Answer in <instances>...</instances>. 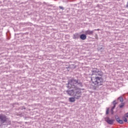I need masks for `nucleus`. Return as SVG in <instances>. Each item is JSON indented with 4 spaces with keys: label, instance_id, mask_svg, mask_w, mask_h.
<instances>
[{
    "label": "nucleus",
    "instance_id": "1",
    "mask_svg": "<svg viewBox=\"0 0 128 128\" xmlns=\"http://www.w3.org/2000/svg\"><path fill=\"white\" fill-rule=\"evenodd\" d=\"M91 81L95 86H100L104 84V78H102L104 76V72L102 70L98 68H94L92 70Z\"/></svg>",
    "mask_w": 128,
    "mask_h": 128
},
{
    "label": "nucleus",
    "instance_id": "2",
    "mask_svg": "<svg viewBox=\"0 0 128 128\" xmlns=\"http://www.w3.org/2000/svg\"><path fill=\"white\" fill-rule=\"evenodd\" d=\"M74 96L76 100H78L80 98H82V90L80 88L76 89Z\"/></svg>",
    "mask_w": 128,
    "mask_h": 128
},
{
    "label": "nucleus",
    "instance_id": "3",
    "mask_svg": "<svg viewBox=\"0 0 128 128\" xmlns=\"http://www.w3.org/2000/svg\"><path fill=\"white\" fill-rule=\"evenodd\" d=\"M0 120L2 122L4 123L6 122V120H8V118H6V116L4 114H0Z\"/></svg>",
    "mask_w": 128,
    "mask_h": 128
},
{
    "label": "nucleus",
    "instance_id": "4",
    "mask_svg": "<svg viewBox=\"0 0 128 128\" xmlns=\"http://www.w3.org/2000/svg\"><path fill=\"white\" fill-rule=\"evenodd\" d=\"M78 82V80H75L74 79H72L69 82V84H70L71 86H74V84H76Z\"/></svg>",
    "mask_w": 128,
    "mask_h": 128
},
{
    "label": "nucleus",
    "instance_id": "5",
    "mask_svg": "<svg viewBox=\"0 0 128 128\" xmlns=\"http://www.w3.org/2000/svg\"><path fill=\"white\" fill-rule=\"evenodd\" d=\"M66 92L71 96H74V94L76 93L74 90H67Z\"/></svg>",
    "mask_w": 128,
    "mask_h": 128
},
{
    "label": "nucleus",
    "instance_id": "6",
    "mask_svg": "<svg viewBox=\"0 0 128 128\" xmlns=\"http://www.w3.org/2000/svg\"><path fill=\"white\" fill-rule=\"evenodd\" d=\"M106 121L109 124H114V120H111L110 118H106Z\"/></svg>",
    "mask_w": 128,
    "mask_h": 128
},
{
    "label": "nucleus",
    "instance_id": "7",
    "mask_svg": "<svg viewBox=\"0 0 128 128\" xmlns=\"http://www.w3.org/2000/svg\"><path fill=\"white\" fill-rule=\"evenodd\" d=\"M116 101L114 100L112 102L113 104V106L112 107V109H111V114H114V110L115 108H116Z\"/></svg>",
    "mask_w": 128,
    "mask_h": 128
},
{
    "label": "nucleus",
    "instance_id": "8",
    "mask_svg": "<svg viewBox=\"0 0 128 128\" xmlns=\"http://www.w3.org/2000/svg\"><path fill=\"white\" fill-rule=\"evenodd\" d=\"M126 118H128V112L125 114L124 116L122 118V120H123L124 122H128V119Z\"/></svg>",
    "mask_w": 128,
    "mask_h": 128
},
{
    "label": "nucleus",
    "instance_id": "9",
    "mask_svg": "<svg viewBox=\"0 0 128 128\" xmlns=\"http://www.w3.org/2000/svg\"><path fill=\"white\" fill-rule=\"evenodd\" d=\"M116 122H118L119 124H124V120L120 119V118L116 116Z\"/></svg>",
    "mask_w": 128,
    "mask_h": 128
},
{
    "label": "nucleus",
    "instance_id": "10",
    "mask_svg": "<svg viewBox=\"0 0 128 128\" xmlns=\"http://www.w3.org/2000/svg\"><path fill=\"white\" fill-rule=\"evenodd\" d=\"M86 34H94V30H88L85 32Z\"/></svg>",
    "mask_w": 128,
    "mask_h": 128
},
{
    "label": "nucleus",
    "instance_id": "11",
    "mask_svg": "<svg viewBox=\"0 0 128 128\" xmlns=\"http://www.w3.org/2000/svg\"><path fill=\"white\" fill-rule=\"evenodd\" d=\"M80 40H86V35L84 34H82L80 36Z\"/></svg>",
    "mask_w": 128,
    "mask_h": 128
},
{
    "label": "nucleus",
    "instance_id": "12",
    "mask_svg": "<svg viewBox=\"0 0 128 128\" xmlns=\"http://www.w3.org/2000/svg\"><path fill=\"white\" fill-rule=\"evenodd\" d=\"M76 98L74 97L69 98L68 100L70 102H76Z\"/></svg>",
    "mask_w": 128,
    "mask_h": 128
},
{
    "label": "nucleus",
    "instance_id": "13",
    "mask_svg": "<svg viewBox=\"0 0 128 128\" xmlns=\"http://www.w3.org/2000/svg\"><path fill=\"white\" fill-rule=\"evenodd\" d=\"M118 100H120V102H124V98L120 96L118 98Z\"/></svg>",
    "mask_w": 128,
    "mask_h": 128
},
{
    "label": "nucleus",
    "instance_id": "14",
    "mask_svg": "<svg viewBox=\"0 0 128 128\" xmlns=\"http://www.w3.org/2000/svg\"><path fill=\"white\" fill-rule=\"evenodd\" d=\"M124 103H122L120 105V108H124Z\"/></svg>",
    "mask_w": 128,
    "mask_h": 128
},
{
    "label": "nucleus",
    "instance_id": "15",
    "mask_svg": "<svg viewBox=\"0 0 128 128\" xmlns=\"http://www.w3.org/2000/svg\"><path fill=\"white\" fill-rule=\"evenodd\" d=\"M110 112V108H108L106 112V114H108V113Z\"/></svg>",
    "mask_w": 128,
    "mask_h": 128
},
{
    "label": "nucleus",
    "instance_id": "16",
    "mask_svg": "<svg viewBox=\"0 0 128 128\" xmlns=\"http://www.w3.org/2000/svg\"><path fill=\"white\" fill-rule=\"evenodd\" d=\"M59 8H60V10H64V7H62V6H60Z\"/></svg>",
    "mask_w": 128,
    "mask_h": 128
},
{
    "label": "nucleus",
    "instance_id": "17",
    "mask_svg": "<svg viewBox=\"0 0 128 128\" xmlns=\"http://www.w3.org/2000/svg\"><path fill=\"white\" fill-rule=\"evenodd\" d=\"M8 123H9V124H10V120H9V121H8Z\"/></svg>",
    "mask_w": 128,
    "mask_h": 128
},
{
    "label": "nucleus",
    "instance_id": "18",
    "mask_svg": "<svg viewBox=\"0 0 128 128\" xmlns=\"http://www.w3.org/2000/svg\"><path fill=\"white\" fill-rule=\"evenodd\" d=\"M74 38H76V35H74Z\"/></svg>",
    "mask_w": 128,
    "mask_h": 128
},
{
    "label": "nucleus",
    "instance_id": "19",
    "mask_svg": "<svg viewBox=\"0 0 128 128\" xmlns=\"http://www.w3.org/2000/svg\"><path fill=\"white\" fill-rule=\"evenodd\" d=\"M96 30H99V29H98Z\"/></svg>",
    "mask_w": 128,
    "mask_h": 128
}]
</instances>
